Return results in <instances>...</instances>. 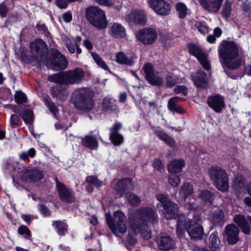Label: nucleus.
Wrapping results in <instances>:
<instances>
[{"label":"nucleus","mask_w":251,"mask_h":251,"mask_svg":"<svg viewBox=\"0 0 251 251\" xmlns=\"http://www.w3.org/2000/svg\"><path fill=\"white\" fill-rule=\"evenodd\" d=\"M136 219L135 223L131 226L132 229L135 234L140 233L146 240L150 239L151 230L149 227L157 221L156 213L151 208H141L136 211Z\"/></svg>","instance_id":"obj_1"},{"label":"nucleus","mask_w":251,"mask_h":251,"mask_svg":"<svg viewBox=\"0 0 251 251\" xmlns=\"http://www.w3.org/2000/svg\"><path fill=\"white\" fill-rule=\"evenodd\" d=\"M221 63L227 68L235 70L241 66L242 59L237 44L232 41H224L219 48Z\"/></svg>","instance_id":"obj_2"},{"label":"nucleus","mask_w":251,"mask_h":251,"mask_svg":"<svg viewBox=\"0 0 251 251\" xmlns=\"http://www.w3.org/2000/svg\"><path fill=\"white\" fill-rule=\"evenodd\" d=\"M107 224L112 232L117 236H120L126 233L127 221L125 214L121 210L114 212L112 216L110 213L105 214Z\"/></svg>","instance_id":"obj_3"},{"label":"nucleus","mask_w":251,"mask_h":251,"mask_svg":"<svg viewBox=\"0 0 251 251\" xmlns=\"http://www.w3.org/2000/svg\"><path fill=\"white\" fill-rule=\"evenodd\" d=\"M75 107L83 111H89L94 109L95 102L90 91L87 88H81L73 93Z\"/></svg>","instance_id":"obj_4"},{"label":"nucleus","mask_w":251,"mask_h":251,"mask_svg":"<svg viewBox=\"0 0 251 251\" xmlns=\"http://www.w3.org/2000/svg\"><path fill=\"white\" fill-rule=\"evenodd\" d=\"M86 16L88 22L94 27L100 30L105 28L108 25L104 10L98 6H91L86 9Z\"/></svg>","instance_id":"obj_5"},{"label":"nucleus","mask_w":251,"mask_h":251,"mask_svg":"<svg viewBox=\"0 0 251 251\" xmlns=\"http://www.w3.org/2000/svg\"><path fill=\"white\" fill-rule=\"evenodd\" d=\"M208 174L216 187L221 192L228 190V177L226 172L218 166L209 168Z\"/></svg>","instance_id":"obj_6"},{"label":"nucleus","mask_w":251,"mask_h":251,"mask_svg":"<svg viewBox=\"0 0 251 251\" xmlns=\"http://www.w3.org/2000/svg\"><path fill=\"white\" fill-rule=\"evenodd\" d=\"M156 198L162 204L166 218H176L178 214L177 205L162 194L156 195Z\"/></svg>","instance_id":"obj_7"},{"label":"nucleus","mask_w":251,"mask_h":251,"mask_svg":"<svg viewBox=\"0 0 251 251\" xmlns=\"http://www.w3.org/2000/svg\"><path fill=\"white\" fill-rule=\"evenodd\" d=\"M135 37L144 45H151L155 42L157 37L156 30L151 27L143 28L135 33Z\"/></svg>","instance_id":"obj_8"},{"label":"nucleus","mask_w":251,"mask_h":251,"mask_svg":"<svg viewBox=\"0 0 251 251\" xmlns=\"http://www.w3.org/2000/svg\"><path fill=\"white\" fill-rule=\"evenodd\" d=\"M50 68L55 71L65 69L68 66V62L64 55L55 49L50 50Z\"/></svg>","instance_id":"obj_9"},{"label":"nucleus","mask_w":251,"mask_h":251,"mask_svg":"<svg viewBox=\"0 0 251 251\" xmlns=\"http://www.w3.org/2000/svg\"><path fill=\"white\" fill-rule=\"evenodd\" d=\"M31 54L35 58L42 60L46 56L47 48L46 43L41 39H36L30 45Z\"/></svg>","instance_id":"obj_10"},{"label":"nucleus","mask_w":251,"mask_h":251,"mask_svg":"<svg viewBox=\"0 0 251 251\" xmlns=\"http://www.w3.org/2000/svg\"><path fill=\"white\" fill-rule=\"evenodd\" d=\"M143 69L145 74L146 78L150 84L154 85H160L163 83L162 77L154 70L151 64L147 63Z\"/></svg>","instance_id":"obj_11"},{"label":"nucleus","mask_w":251,"mask_h":251,"mask_svg":"<svg viewBox=\"0 0 251 251\" xmlns=\"http://www.w3.org/2000/svg\"><path fill=\"white\" fill-rule=\"evenodd\" d=\"M150 7L157 14L161 16L168 15L171 9V6L164 0H149Z\"/></svg>","instance_id":"obj_12"},{"label":"nucleus","mask_w":251,"mask_h":251,"mask_svg":"<svg viewBox=\"0 0 251 251\" xmlns=\"http://www.w3.org/2000/svg\"><path fill=\"white\" fill-rule=\"evenodd\" d=\"M126 20L129 24L144 25L148 19L147 14L144 10L136 9L127 15Z\"/></svg>","instance_id":"obj_13"},{"label":"nucleus","mask_w":251,"mask_h":251,"mask_svg":"<svg viewBox=\"0 0 251 251\" xmlns=\"http://www.w3.org/2000/svg\"><path fill=\"white\" fill-rule=\"evenodd\" d=\"M65 84L80 83L84 75V71L80 68L64 72Z\"/></svg>","instance_id":"obj_14"},{"label":"nucleus","mask_w":251,"mask_h":251,"mask_svg":"<svg viewBox=\"0 0 251 251\" xmlns=\"http://www.w3.org/2000/svg\"><path fill=\"white\" fill-rule=\"evenodd\" d=\"M239 228L234 224L227 225L224 230L223 235L229 245L235 244L239 240Z\"/></svg>","instance_id":"obj_15"},{"label":"nucleus","mask_w":251,"mask_h":251,"mask_svg":"<svg viewBox=\"0 0 251 251\" xmlns=\"http://www.w3.org/2000/svg\"><path fill=\"white\" fill-rule=\"evenodd\" d=\"M189 49L190 53L198 59L202 67L205 70H209L210 67L207 56L197 46L193 44L189 45Z\"/></svg>","instance_id":"obj_16"},{"label":"nucleus","mask_w":251,"mask_h":251,"mask_svg":"<svg viewBox=\"0 0 251 251\" xmlns=\"http://www.w3.org/2000/svg\"><path fill=\"white\" fill-rule=\"evenodd\" d=\"M186 229L191 238L201 239L203 235V230L201 224L194 221H189L186 224Z\"/></svg>","instance_id":"obj_17"},{"label":"nucleus","mask_w":251,"mask_h":251,"mask_svg":"<svg viewBox=\"0 0 251 251\" xmlns=\"http://www.w3.org/2000/svg\"><path fill=\"white\" fill-rule=\"evenodd\" d=\"M56 188L60 199L63 201L71 203L75 201V197L73 192L63 183L57 181Z\"/></svg>","instance_id":"obj_18"},{"label":"nucleus","mask_w":251,"mask_h":251,"mask_svg":"<svg viewBox=\"0 0 251 251\" xmlns=\"http://www.w3.org/2000/svg\"><path fill=\"white\" fill-rule=\"evenodd\" d=\"M137 59V56L133 53L126 54L123 51H119L116 55V62L121 65L132 66Z\"/></svg>","instance_id":"obj_19"},{"label":"nucleus","mask_w":251,"mask_h":251,"mask_svg":"<svg viewBox=\"0 0 251 251\" xmlns=\"http://www.w3.org/2000/svg\"><path fill=\"white\" fill-rule=\"evenodd\" d=\"M207 102L209 106L217 113L221 112L225 107L224 98L219 95L209 97Z\"/></svg>","instance_id":"obj_20"},{"label":"nucleus","mask_w":251,"mask_h":251,"mask_svg":"<svg viewBox=\"0 0 251 251\" xmlns=\"http://www.w3.org/2000/svg\"><path fill=\"white\" fill-rule=\"evenodd\" d=\"M122 126V124L116 122L112 127L110 128L109 138L111 142L115 146H119L124 142V137L119 132V130Z\"/></svg>","instance_id":"obj_21"},{"label":"nucleus","mask_w":251,"mask_h":251,"mask_svg":"<svg viewBox=\"0 0 251 251\" xmlns=\"http://www.w3.org/2000/svg\"><path fill=\"white\" fill-rule=\"evenodd\" d=\"M108 33L113 38L121 39L126 36V30L121 24L114 23L109 25Z\"/></svg>","instance_id":"obj_22"},{"label":"nucleus","mask_w":251,"mask_h":251,"mask_svg":"<svg viewBox=\"0 0 251 251\" xmlns=\"http://www.w3.org/2000/svg\"><path fill=\"white\" fill-rule=\"evenodd\" d=\"M24 177L28 182L39 180L43 178L44 174L42 170L36 169H27L24 170Z\"/></svg>","instance_id":"obj_23"},{"label":"nucleus","mask_w":251,"mask_h":251,"mask_svg":"<svg viewBox=\"0 0 251 251\" xmlns=\"http://www.w3.org/2000/svg\"><path fill=\"white\" fill-rule=\"evenodd\" d=\"M224 0H201L202 7L210 12H217L221 8Z\"/></svg>","instance_id":"obj_24"},{"label":"nucleus","mask_w":251,"mask_h":251,"mask_svg":"<svg viewBox=\"0 0 251 251\" xmlns=\"http://www.w3.org/2000/svg\"><path fill=\"white\" fill-rule=\"evenodd\" d=\"M131 180L130 178H123L119 180L115 186V189L117 195L122 197L127 190L132 189Z\"/></svg>","instance_id":"obj_25"},{"label":"nucleus","mask_w":251,"mask_h":251,"mask_svg":"<svg viewBox=\"0 0 251 251\" xmlns=\"http://www.w3.org/2000/svg\"><path fill=\"white\" fill-rule=\"evenodd\" d=\"M131 180L130 178H123L119 180L115 186V189L117 195L122 197L127 190L132 189Z\"/></svg>","instance_id":"obj_26"},{"label":"nucleus","mask_w":251,"mask_h":251,"mask_svg":"<svg viewBox=\"0 0 251 251\" xmlns=\"http://www.w3.org/2000/svg\"><path fill=\"white\" fill-rule=\"evenodd\" d=\"M154 134L158 138L171 147L176 146V141L161 128H157L154 130Z\"/></svg>","instance_id":"obj_27"},{"label":"nucleus","mask_w":251,"mask_h":251,"mask_svg":"<svg viewBox=\"0 0 251 251\" xmlns=\"http://www.w3.org/2000/svg\"><path fill=\"white\" fill-rule=\"evenodd\" d=\"M209 247L212 251H220L222 245L219 237L218 233L216 231L212 233L209 237Z\"/></svg>","instance_id":"obj_28"},{"label":"nucleus","mask_w":251,"mask_h":251,"mask_svg":"<svg viewBox=\"0 0 251 251\" xmlns=\"http://www.w3.org/2000/svg\"><path fill=\"white\" fill-rule=\"evenodd\" d=\"M51 94L57 99L63 101L65 100L68 96L67 90L61 85L53 87L51 90Z\"/></svg>","instance_id":"obj_29"},{"label":"nucleus","mask_w":251,"mask_h":251,"mask_svg":"<svg viewBox=\"0 0 251 251\" xmlns=\"http://www.w3.org/2000/svg\"><path fill=\"white\" fill-rule=\"evenodd\" d=\"M192 79L197 87L204 88L206 86V75L202 71L199 72L192 76Z\"/></svg>","instance_id":"obj_30"},{"label":"nucleus","mask_w":251,"mask_h":251,"mask_svg":"<svg viewBox=\"0 0 251 251\" xmlns=\"http://www.w3.org/2000/svg\"><path fill=\"white\" fill-rule=\"evenodd\" d=\"M185 165V162L182 159L174 160L168 165V171L171 173H179L182 170Z\"/></svg>","instance_id":"obj_31"},{"label":"nucleus","mask_w":251,"mask_h":251,"mask_svg":"<svg viewBox=\"0 0 251 251\" xmlns=\"http://www.w3.org/2000/svg\"><path fill=\"white\" fill-rule=\"evenodd\" d=\"M174 245L173 241L169 236H161L158 240V247L162 250H169Z\"/></svg>","instance_id":"obj_32"},{"label":"nucleus","mask_w":251,"mask_h":251,"mask_svg":"<svg viewBox=\"0 0 251 251\" xmlns=\"http://www.w3.org/2000/svg\"><path fill=\"white\" fill-rule=\"evenodd\" d=\"M83 146L89 148L91 150H96L98 147V142L97 139L92 136H86L81 139Z\"/></svg>","instance_id":"obj_33"},{"label":"nucleus","mask_w":251,"mask_h":251,"mask_svg":"<svg viewBox=\"0 0 251 251\" xmlns=\"http://www.w3.org/2000/svg\"><path fill=\"white\" fill-rule=\"evenodd\" d=\"M193 192V185L191 183L187 182L181 186L179 193L181 198L186 199V197L191 195Z\"/></svg>","instance_id":"obj_34"},{"label":"nucleus","mask_w":251,"mask_h":251,"mask_svg":"<svg viewBox=\"0 0 251 251\" xmlns=\"http://www.w3.org/2000/svg\"><path fill=\"white\" fill-rule=\"evenodd\" d=\"M52 225L58 234L64 235L67 230V225L61 221H55L52 222Z\"/></svg>","instance_id":"obj_35"},{"label":"nucleus","mask_w":251,"mask_h":251,"mask_svg":"<svg viewBox=\"0 0 251 251\" xmlns=\"http://www.w3.org/2000/svg\"><path fill=\"white\" fill-rule=\"evenodd\" d=\"M176 9L179 18L181 19L185 18L190 12L186 5L182 2L177 3L176 5Z\"/></svg>","instance_id":"obj_36"},{"label":"nucleus","mask_w":251,"mask_h":251,"mask_svg":"<svg viewBox=\"0 0 251 251\" xmlns=\"http://www.w3.org/2000/svg\"><path fill=\"white\" fill-rule=\"evenodd\" d=\"M166 86L168 87H172L176 84L181 82V79L176 75L169 73L166 76Z\"/></svg>","instance_id":"obj_37"},{"label":"nucleus","mask_w":251,"mask_h":251,"mask_svg":"<svg viewBox=\"0 0 251 251\" xmlns=\"http://www.w3.org/2000/svg\"><path fill=\"white\" fill-rule=\"evenodd\" d=\"M212 220L215 225L222 226L224 223V212L221 210H216L213 213Z\"/></svg>","instance_id":"obj_38"},{"label":"nucleus","mask_w":251,"mask_h":251,"mask_svg":"<svg viewBox=\"0 0 251 251\" xmlns=\"http://www.w3.org/2000/svg\"><path fill=\"white\" fill-rule=\"evenodd\" d=\"M48 80L56 83L65 84L64 72L50 75L48 77Z\"/></svg>","instance_id":"obj_39"},{"label":"nucleus","mask_w":251,"mask_h":251,"mask_svg":"<svg viewBox=\"0 0 251 251\" xmlns=\"http://www.w3.org/2000/svg\"><path fill=\"white\" fill-rule=\"evenodd\" d=\"M114 100L111 98H104L102 101V109L105 111H111L116 108V105L114 103Z\"/></svg>","instance_id":"obj_40"},{"label":"nucleus","mask_w":251,"mask_h":251,"mask_svg":"<svg viewBox=\"0 0 251 251\" xmlns=\"http://www.w3.org/2000/svg\"><path fill=\"white\" fill-rule=\"evenodd\" d=\"M234 189L239 192H242L245 188V180L241 176H237L233 184Z\"/></svg>","instance_id":"obj_41"},{"label":"nucleus","mask_w":251,"mask_h":251,"mask_svg":"<svg viewBox=\"0 0 251 251\" xmlns=\"http://www.w3.org/2000/svg\"><path fill=\"white\" fill-rule=\"evenodd\" d=\"M199 195L201 199L206 204H211L212 203L213 196L212 194L208 190H202L200 191Z\"/></svg>","instance_id":"obj_42"},{"label":"nucleus","mask_w":251,"mask_h":251,"mask_svg":"<svg viewBox=\"0 0 251 251\" xmlns=\"http://www.w3.org/2000/svg\"><path fill=\"white\" fill-rule=\"evenodd\" d=\"M36 155V151L33 148H30L27 151H22L19 155V158L23 160H29L28 157L33 158Z\"/></svg>","instance_id":"obj_43"},{"label":"nucleus","mask_w":251,"mask_h":251,"mask_svg":"<svg viewBox=\"0 0 251 251\" xmlns=\"http://www.w3.org/2000/svg\"><path fill=\"white\" fill-rule=\"evenodd\" d=\"M92 55L95 61L100 67L105 71H109L108 67L99 54L95 52H92Z\"/></svg>","instance_id":"obj_44"},{"label":"nucleus","mask_w":251,"mask_h":251,"mask_svg":"<svg viewBox=\"0 0 251 251\" xmlns=\"http://www.w3.org/2000/svg\"><path fill=\"white\" fill-rule=\"evenodd\" d=\"M126 197L129 203L132 205L137 206L140 203V198L134 194L127 193Z\"/></svg>","instance_id":"obj_45"},{"label":"nucleus","mask_w":251,"mask_h":251,"mask_svg":"<svg viewBox=\"0 0 251 251\" xmlns=\"http://www.w3.org/2000/svg\"><path fill=\"white\" fill-rule=\"evenodd\" d=\"M184 100V98L179 97H173L170 98L167 104V107L168 109L172 110L173 108L177 106L178 105L177 104L178 102L180 101Z\"/></svg>","instance_id":"obj_46"},{"label":"nucleus","mask_w":251,"mask_h":251,"mask_svg":"<svg viewBox=\"0 0 251 251\" xmlns=\"http://www.w3.org/2000/svg\"><path fill=\"white\" fill-rule=\"evenodd\" d=\"M86 181L91 186H95L97 188L100 187L102 184V182L95 176H87Z\"/></svg>","instance_id":"obj_47"},{"label":"nucleus","mask_w":251,"mask_h":251,"mask_svg":"<svg viewBox=\"0 0 251 251\" xmlns=\"http://www.w3.org/2000/svg\"><path fill=\"white\" fill-rule=\"evenodd\" d=\"M195 26L201 34H205L208 33L209 31V27L204 22H198L196 23Z\"/></svg>","instance_id":"obj_48"},{"label":"nucleus","mask_w":251,"mask_h":251,"mask_svg":"<svg viewBox=\"0 0 251 251\" xmlns=\"http://www.w3.org/2000/svg\"><path fill=\"white\" fill-rule=\"evenodd\" d=\"M231 11V4L229 2L226 0L223 6L222 12L223 17L226 19H228L230 16Z\"/></svg>","instance_id":"obj_49"},{"label":"nucleus","mask_w":251,"mask_h":251,"mask_svg":"<svg viewBox=\"0 0 251 251\" xmlns=\"http://www.w3.org/2000/svg\"><path fill=\"white\" fill-rule=\"evenodd\" d=\"M23 119L26 124H31L34 119L33 112L30 110H25L23 115Z\"/></svg>","instance_id":"obj_50"},{"label":"nucleus","mask_w":251,"mask_h":251,"mask_svg":"<svg viewBox=\"0 0 251 251\" xmlns=\"http://www.w3.org/2000/svg\"><path fill=\"white\" fill-rule=\"evenodd\" d=\"M171 174L169 176V183L173 187H176L179 184L180 179L178 176L175 174L176 173Z\"/></svg>","instance_id":"obj_51"},{"label":"nucleus","mask_w":251,"mask_h":251,"mask_svg":"<svg viewBox=\"0 0 251 251\" xmlns=\"http://www.w3.org/2000/svg\"><path fill=\"white\" fill-rule=\"evenodd\" d=\"M15 100L17 103L21 104L26 102V97L24 93L21 91H18L16 92L15 95Z\"/></svg>","instance_id":"obj_52"},{"label":"nucleus","mask_w":251,"mask_h":251,"mask_svg":"<svg viewBox=\"0 0 251 251\" xmlns=\"http://www.w3.org/2000/svg\"><path fill=\"white\" fill-rule=\"evenodd\" d=\"M46 105L49 107L50 110L53 115V116L55 117H57V115L58 114V109L54 103L48 100L46 101Z\"/></svg>","instance_id":"obj_53"},{"label":"nucleus","mask_w":251,"mask_h":251,"mask_svg":"<svg viewBox=\"0 0 251 251\" xmlns=\"http://www.w3.org/2000/svg\"><path fill=\"white\" fill-rule=\"evenodd\" d=\"M18 232L20 234L25 235L26 238L31 237V233L27 226H20L18 228Z\"/></svg>","instance_id":"obj_54"},{"label":"nucleus","mask_w":251,"mask_h":251,"mask_svg":"<svg viewBox=\"0 0 251 251\" xmlns=\"http://www.w3.org/2000/svg\"><path fill=\"white\" fill-rule=\"evenodd\" d=\"M64 41L69 52L71 53H74L75 52V48L72 40L68 37H66L64 38Z\"/></svg>","instance_id":"obj_55"},{"label":"nucleus","mask_w":251,"mask_h":251,"mask_svg":"<svg viewBox=\"0 0 251 251\" xmlns=\"http://www.w3.org/2000/svg\"><path fill=\"white\" fill-rule=\"evenodd\" d=\"M184 223L183 221H177L176 231L179 236H182L184 232Z\"/></svg>","instance_id":"obj_56"},{"label":"nucleus","mask_w":251,"mask_h":251,"mask_svg":"<svg viewBox=\"0 0 251 251\" xmlns=\"http://www.w3.org/2000/svg\"><path fill=\"white\" fill-rule=\"evenodd\" d=\"M174 92L176 94L182 93L185 96L187 93V89L186 87L183 85H177L174 89Z\"/></svg>","instance_id":"obj_57"},{"label":"nucleus","mask_w":251,"mask_h":251,"mask_svg":"<svg viewBox=\"0 0 251 251\" xmlns=\"http://www.w3.org/2000/svg\"><path fill=\"white\" fill-rule=\"evenodd\" d=\"M73 41L75 43L77 54L80 53L81 52V50L79 47V44L81 42V38L79 36H77L73 39Z\"/></svg>","instance_id":"obj_58"},{"label":"nucleus","mask_w":251,"mask_h":251,"mask_svg":"<svg viewBox=\"0 0 251 251\" xmlns=\"http://www.w3.org/2000/svg\"><path fill=\"white\" fill-rule=\"evenodd\" d=\"M95 1L101 5L111 6L114 4V0H95Z\"/></svg>","instance_id":"obj_59"},{"label":"nucleus","mask_w":251,"mask_h":251,"mask_svg":"<svg viewBox=\"0 0 251 251\" xmlns=\"http://www.w3.org/2000/svg\"><path fill=\"white\" fill-rule=\"evenodd\" d=\"M20 122L19 117L15 114H13L11 116L10 118V124L13 126H18Z\"/></svg>","instance_id":"obj_60"},{"label":"nucleus","mask_w":251,"mask_h":251,"mask_svg":"<svg viewBox=\"0 0 251 251\" xmlns=\"http://www.w3.org/2000/svg\"><path fill=\"white\" fill-rule=\"evenodd\" d=\"M185 208L189 210L194 211L198 207V205L195 202L192 201L186 203Z\"/></svg>","instance_id":"obj_61"},{"label":"nucleus","mask_w":251,"mask_h":251,"mask_svg":"<svg viewBox=\"0 0 251 251\" xmlns=\"http://www.w3.org/2000/svg\"><path fill=\"white\" fill-rule=\"evenodd\" d=\"M39 209L41 213L45 216H49L50 215V212L47 207L43 205L40 204L39 205Z\"/></svg>","instance_id":"obj_62"},{"label":"nucleus","mask_w":251,"mask_h":251,"mask_svg":"<svg viewBox=\"0 0 251 251\" xmlns=\"http://www.w3.org/2000/svg\"><path fill=\"white\" fill-rule=\"evenodd\" d=\"M170 111L173 113L176 112L180 114H184L185 112V110L180 105H178L177 106L173 108V109L170 110Z\"/></svg>","instance_id":"obj_63"},{"label":"nucleus","mask_w":251,"mask_h":251,"mask_svg":"<svg viewBox=\"0 0 251 251\" xmlns=\"http://www.w3.org/2000/svg\"><path fill=\"white\" fill-rule=\"evenodd\" d=\"M243 7L247 12L251 13V2L247 0L243 3Z\"/></svg>","instance_id":"obj_64"}]
</instances>
